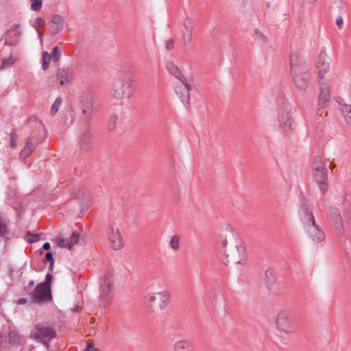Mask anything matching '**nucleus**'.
Masks as SVG:
<instances>
[{
  "label": "nucleus",
  "instance_id": "58836bf2",
  "mask_svg": "<svg viewBox=\"0 0 351 351\" xmlns=\"http://www.w3.org/2000/svg\"><path fill=\"white\" fill-rule=\"evenodd\" d=\"M254 34L256 35V36L258 38L261 40L263 43H267V38L258 29H254Z\"/></svg>",
  "mask_w": 351,
  "mask_h": 351
},
{
  "label": "nucleus",
  "instance_id": "cd10ccee",
  "mask_svg": "<svg viewBox=\"0 0 351 351\" xmlns=\"http://www.w3.org/2000/svg\"><path fill=\"white\" fill-rule=\"evenodd\" d=\"M174 351H191V344L186 340L178 341L173 344Z\"/></svg>",
  "mask_w": 351,
  "mask_h": 351
},
{
  "label": "nucleus",
  "instance_id": "9b49d317",
  "mask_svg": "<svg viewBox=\"0 0 351 351\" xmlns=\"http://www.w3.org/2000/svg\"><path fill=\"white\" fill-rule=\"evenodd\" d=\"M80 241V233L77 231H73L69 238H64L58 236L56 238V243L60 247L71 249L73 246L77 245Z\"/></svg>",
  "mask_w": 351,
  "mask_h": 351
},
{
  "label": "nucleus",
  "instance_id": "79ce46f5",
  "mask_svg": "<svg viewBox=\"0 0 351 351\" xmlns=\"http://www.w3.org/2000/svg\"><path fill=\"white\" fill-rule=\"evenodd\" d=\"M184 86L185 87V89H184V90H188L189 93H190V90H192V86L191 84H189L187 82H186V80L185 78V77H184V80H180Z\"/></svg>",
  "mask_w": 351,
  "mask_h": 351
},
{
  "label": "nucleus",
  "instance_id": "7c9ffc66",
  "mask_svg": "<svg viewBox=\"0 0 351 351\" xmlns=\"http://www.w3.org/2000/svg\"><path fill=\"white\" fill-rule=\"evenodd\" d=\"M341 111L347 123L351 125V106L348 104H342Z\"/></svg>",
  "mask_w": 351,
  "mask_h": 351
},
{
  "label": "nucleus",
  "instance_id": "1a4fd4ad",
  "mask_svg": "<svg viewBox=\"0 0 351 351\" xmlns=\"http://www.w3.org/2000/svg\"><path fill=\"white\" fill-rule=\"evenodd\" d=\"M114 281L111 276H107L100 285V296L104 302H109L112 295Z\"/></svg>",
  "mask_w": 351,
  "mask_h": 351
},
{
  "label": "nucleus",
  "instance_id": "4468645a",
  "mask_svg": "<svg viewBox=\"0 0 351 351\" xmlns=\"http://www.w3.org/2000/svg\"><path fill=\"white\" fill-rule=\"evenodd\" d=\"M21 36L19 25H14L8 30L5 37V45L8 46H15Z\"/></svg>",
  "mask_w": 351,
  "mask_h": 351
},
{
  "label": "nucleus",
  "instance_id": "b1692460",
  "mask_svg": "<svg viewBox=\"0 0 351 351\" xmlns=\"http://www.w3.org/2000/svg\"><path fill=\"white\" fill-rule=\"evenodd\" d=\"M166 69L168 72L179 80H184V75L180 69L173 62H168L166 64Z\"/></svg>",
  "mask_w": 351,
  "mask_h": 351
},
{
  "label": "nucleus",
  "instance_id": "13d9d810",
  "mask_svg": "<svg viewBox=\"0 0 351 351\" xmlns=\"http://www.w3.org/2000/svg\"><path fill=\"white\" fill-rule=\"evenodd\" d=\"M11 143V146L13 147V148H15L16 147V143L15 141L14 142H10Z\"/></svg>",
  "mask_w": 351,
  "mask_h": 351
},
{
  "label": "nucleus",
  "instance_id": "39448f33",
  "mask_svg": "<svg viewBox=\"0 0 351 351\" xmlns=\"http://www.w3.org/2000/svg\"><path fill=\"white\" fill-rule=\"evenodd\" d=\"M169 298L170 295L166 291L151 293L146 298V304L152 312L160 311L166 308Z\"/></svg>",
  "mask_w": 351,
  "mask_h": 351
},
{
  "label": "nucleus",
  "instance_id": "bb28decb",
  "mask_svg": "<svg viewBox=\"0 0 351 351\" xmlns=\"http://www.w3.org/2000/svg\"><path fill=\"white\" fill-rule=\"evenodd\" d=\"M79 147L81 151H88L90 148V136L89 133L84 132L80 137Z\"/></svg>",
  "mask_w": 351,
  "mask_h": 351
},
{
  "label": "nucleus",
  "instance_id": "423d86ee",
  "mask_svg": "<svg viewBox=\"0 0 351 351\" xmlns=\"http://www.w3.org/2000/svg\"><path fill=\"white\" fill-rule=\"evenodd\" d=\"M95 93L91 90L84 92L80 98L82 110L81 119L84 123L89 121L95 110Z\"/></svg>",
  "mask_w": 351,
  "mask_h": 351
},
{
  "label": "nucleus",
  "instance_id": "3c124183",
  "mask_svg": "<svg viewBox=\"0 0 351 351\" xmlns=\"http://www.w3.org/2000/svg\"><path fill=\"white\" fill-rule=\"evenodd\" d=\"M50 243L48 242L45 243L43 246V249L45 250H49L50 249Z\"/></svg>",
  "mask_w": 351,
  "mask_h": 351
},
{
  "label": "nucleus",
  "instance_id": "09e8293b",
  "mask_svg": "<svg viewBox=\"0 0 351 351\" xmlns=\"http://www.w3.org/2000/svg\"><path fill=\"white\" fill-rule=\"evenodd\" d=\"M10 142H14L16 140V135L15 134L14 132H11L10 134Z\"/></svg>",
  "mask_w": 351,
  "mask_h": 351
},
{
  "label": "nucleus",
  "instance_id": "603ef678",
  "mask_svg": "<svg viewBox=\"0 0 351 351\" xmlns=\"http://www.w3.org/2000/svg\"><path fill=\"white\" fill-rule=\"evenodd\" d=\"M27 302V300L25 298H21L18 300V304H24Z\"/></svg>",
  "mask_w": 351,
  "mask_h": 351
},
{
  "label": "nucleus",
  "instance_id": "f704fd0d",
  "mask_svg": "<svg viewBox=\"0 0 351 351\" xmlns=\"http://www.w3.org/2000/svg\"><path fill=\"white\" fill-rule=\"evenodd\" d=\"M62 103V99L57 97L51 108V114L54 115L59 110Z\"/></svg>",
  "mask_w": 351,
  "mask_h": 351
},
{
  "label": "nucleus",
  "instance_id": "6e6d98bb",
  "mask_svg": "<svg viewBox=\"0 0 351 351\" xmlns=\"http://www.w3.org/2000/svg\"><path fill=\"white\" fill-rule=\"evenodd\" d=\"M34 280H30L29 282V285H29V287L34 286Z\"/></svg>",
  "mask_w": 351,
  "mask_h": 351
},
{
  "label": "nucleus",
  "instance_id": "ea45409f",
  "mask_svg": "<svg viewBox=\"0 0 351 351\" xmlns=\"http://www.w3.org/2000/svg\"><path fill=\"white\" fill-rule=\"evenodd\" d=\"M14 63V60L12 58L5 59L3 61L1 69H5L10 66Z\"/></svg>",
  "mask_w": 351,
  "mask_h": 351
},
{
  "label": "nucleus",
  "instance_id": "c756f323",
  "mask_svg": "<svg viewBox=\"0 0 351 351\" xmlns=\"http://www.w3.org/2000/svg\"><path fill=\"white\" fill-rule=\"evenodd\" d=\"M312 168L313 172L327 169L322 158L319 156H317L314 159Z\"/></svg>",
  "mask_w": 351,
  "mask_h": 351
},
{
  "label": "nucleus",
  "instance_id": "5fc2aeb1",
  "mask_svg": "<svg viewBox=\"0 0 351 351\" xmlns=\"http://www.w3.org/2000/svg\"><path fill=\"white\" fill-rule=\"evenodd\" d=\"M53 265H54V261L50 262L49 267V269L50 271L53 270Z\"/></svg>",
  "mask_w": 351,
  "mask_h": 351
},
{
  "label": "nucleus",
  "instance_id": "a211bd4d",
  "mask_svg": "<svg viewBox=\"0 0 351 351\" xmlns=\"http://www.w3.org/2000/svg\"><path fill=\"white\" fill-rule=\"evenodd\" d=\"M320 89L318 104L322 108H326L330 102V88L326 83L322 82L320 84Z\"/></svg>",
  "mask_w": 351,
  "mask_h": 351
},
{
  "label": "nucleus",
  "instance_id": "e433bc0d",
  "mask_svg": "<svg viewBox=\"0 0 351 351\" xmlns=\"http://www.w3.org/2000/svg\"><path fill=\"white\" fill-rule=\"evenodd\" d=\"M118 117L117 115H112L108 121V130L110 132H112L116 128V125L117 123Z\"/></svg>",
  "mask_w": 351,
  "mask_h": 351
},
{
  "label": "nucleus",
  "instance_id": "412c9836",
  "mask_svg": "<svg viewBox=\"0 0 351 351\" xmlns=\"http://www.w3.org/2000/svg\"><path fill=\"white\" fill-rule=\"evenodd\" d=\"M56 78L61 85H64L71 82L73 79V71L69 68L58 69Z\"/></svg>",
  "mask_w": 351,
  "mask_h": 351
},
{
  "label": "nucleus",
  "instance_id": "6ab92c4d",
  "mask_svg": "<svg viewBox=\"0 0 351 351\" xmlns=\"http://www.w3.org/2000/svg\"><path fill=\"white\" fill-rule=\"evenodd\" d=\"M279 126L284 131L292 129L293 120L287 110H282L278 115Z\"/></svg>",
  "mask_w": 351,
  "mask_h": 351
},
{
  "label": "nucleus",
  "instance_id": "6e6552de",
  "mask_svg": "<svg viewBox=\"0 0 351 351\" xmlns=\"http://www.w3.org/2000/svg\"><path fill=\"white\" fill-rule=\"evenodd\" d=\"M34 300L38 303L43 301H49L52 296L49 287L45 286L44 284H38L34 290Z\"/></svg>",
  "mask_w": 351,
  "mask_h": 351
},
{
  "label": "nucleus",
  "instance_id": "72a5a7b5",
  "mask_svg": "<svg viewBox=\"0 0 351 351\" xmlns=\"http://www.w3.org/2000/svg\"><path fill=\"white\" fill-rule=\"evenodd\" d=\"M9 342L12 344H16L21 340V337L19 333L14 330H12L8 335Z\"/></svg>",
  "mask_w": 351,
  "mask_h": 351
},
{
  "label": "nucleus",
  "instance_id": "49530a36",
  "mask_svg": "<svg viewBox=\"0 0 351 351\" xmlns=\"http://www.w3.org/2000/svg\"><path fill=\"white\" fill-rule=\"evenodd\" d=\"M336 24L339 27L341 28L343 24V21L341 16H338L336 20Z\"/></svg>",
  "mask_w": 351,
  "mask_h": 351
},
{
  "label": "nucleus",
  "instance_id": "a19ab883",
  "mask_svg": "<svg viewBox=\"0 0 351 351\" xmlns=\"http://www.w3.org/2000/svg\"><path fill=\"white\" fill-rule=\"evenodd\" d=\"M53 276L52 274L48 273L46 276V278L44 282H42L41 284H44L45 286H47V287L50 288L51 282L52 281Z\"/></svg>",
  "mask_w": 351,
  "mask_h": 351
},
{
  "label": "nucleus",
  "instance_id": "a18cd8bd",
  "mask_svg": "<svg viewBox=\"0 0 351 351\" xmlns=\"http://www.w3.org/2000/svg\"><path fill=\"white\" fill-rule=\"evenodd\" d=\"M174 44V41L172 39L168 40L166 43L165 47L167 49H171L173 48Z\"/></svg>",
  "mask_w": 351,
  "mask_h": 351
},
{
  "label": "nucleus",
  "instance_id": "4d7b16f0",
  "mask_svg": "<svg viewBox=\"0 0 351 351\" xmlns=\"http://www.w3.org/2000/svg\"><path fill=\"white\" fill-rule=\"evenodd\" d=\"M72 311L73 312H78L80 311V308L79 307H75L74 308H72Z\"/></svg>",
  "mask_w": 351,
  "mask_h": 351
},
{
  "label": "nucleus",
  "instance_id": "052dcab7",
  "mask_svg": "<svg viewBox=\"0 0 351 351\" xmlns=\"http://www.w3.org/2000/svg\"><path fill=\"white\" fill-rule=\"evenodd\" d=\"M333 167H334V165H332L331 164V165H330V169H333Z\"/></svg>",
  "mask_w": 351,
  "mask_h": 351
},
{
  "label": "nucleus",
  "instance_id": "864d4df0",
  "mask_svg": "<svg viewBox=\"0 0 351 351\" xmlns=\"http://www.w3.org/2000/svg\"><path fill=\"white\" fill-rule=\"evenodd\" d=\"M37 33H38V36L40 40V41L42 42L43 41V34L41 32H40L38 29H37Z\"/></svg>",
  "mask_w": 351,
  "mask_h": 351
},
{
  "label": "nucleus",
  "instance_id": "7ed1b4c3",
  "mask_svg": "<svg viewBox=\"0 0 351 351\" xmlns=\"http://www.w3.org/2000/svg\"><path fill=\"white\" fill-rule=\"evenodd\" d=\"M56 336V330L46 322L36 324L31 330L29 335L31 339L43 343L47 348H49V342Z\"/></svg>",
  "mask_w": 351,
  "mask_h": 351
},
{
  "label": "nucleus",
  "instance_id": "473e14b6",
  "mask_svg": "<svg viewBox=\"0 0 351 351\" xmlns=\"http://www.w3.org/2000/svg\"><path fill=\"white\" fill-rule=\"evenodd\" d=\"M180 239V237L178 234H173L171 237L169 246L173 250L177 251L179 249Z\"/></svg>",
  "mask_w": 351,
  "mask_h": 351
},
{
  "label": "nucleus",
  "instance_id": "f03ea898",
  "mask_svg": "<svg viewBox=\"0 0 351 351\" xmlns=\"http://www.w3.org/2000/svg\"><path fill=\"white\" fill-rule=\"evenodd\" d=\"M110 93L117 99L130 98L132 95V79L127 76L117 75L112 82Z\"/></svg>",
  "mask_w": 351,
  "mask_h": 351
},
{
  "label": "nucleus",
  "instance_id": "bf43d9fd",
  "mask_svg": "<svg viewBox=\"0 0 351 351\" xmlns=\"http://www.w3.org/2000/svg\"><path fill=\"white\" fill-rule=\"evenodd\" d=\"M315 1H316V0H308V1H309L310 3H313V2Z\"/></svg>",
  "mask_w": 351,
  "mask_h": 351
},
{
  "label": "nucleus",
  "instance_id": "8fccbe9b",
  "mask_svg": "<svg viewBox=\"0 0 351 351\" xmlns=\"http://www.w3.org/2000/svg\"><path fill=\"white\" fill-rule=\"evenodd\" d=\"M278 98L277 99V101L278 103L281 102L282 104H283L285 100V98L284 95H280L278 96Z\"/></svg>",
  "mask_w": 351,
  "mask_h": 351
},
{
  "label": "nucleus",
  "instance_id": "37998d69",
  "mask_svg": "<svg viewBox=\"0 0 351 351\" xmlns=\"http://www.w3.org/2000/svg\"><path fill=\"white\" fill-rule=\"evenodd\" d=\"M83 351H99V350L94 348L91 343L88 342L86 348Z\"/></svg>",
  "mask_w": 351,
  "mask_h": 351
},
{
  "label": "nucleus",
  "instance_id": "4c0bfd02",
  "mask_svg": "<svg viewBox=\"0 0 351 351\" xmlns=\"http://www.w3.org/2000/svg\"><path fill=\"white\" fill-rule=\"evenodd\" d=\"M31 9L34 11H39L41 9L43 1L42 0H30Z\"/></svg>",
  "mask_w": 351,
  "mask_h": 351
},
{
  "label": "nucleus",
  "instance_id": "a878e982",
  "mask_svg": "<svg viewBox=\"0 0 351 351\" xmlns=\"http://www.w3.org/2000/svg\"><path fill=\"white\" fill-rule=\"evenodd\" d=\"M175 90L178 96L180 97L182 103L186 108H189L190 104V93L189 91L182 90L179 87L176 88Z\"/></svg>",
  "mask_w": 351,
  "mask_h": 351
},
{
  "label": "nucleus",
  "instance_id": "2f4dec72",
  "mask_svg": "<svg viewBox=\"0 0 351 351\" xmlns=\"http://www.w3.org/2000/svg\"><path fill=\"white\" fill-rule=\"evenodd\" d=\"M264 281L267 285H273L274 282V273L272 269H267L265 270L264 274Z\"/></svg>",
  "mask_w": 351,
  "mask_h": 351
},
{
  "label": "nucleus",
  "instance_id": "393cba45",
  "mask_svg": "<svg viewBox=\"0 0 351 351\" xmlns=\"http://www.w3.org/2000/svg\"><path fill=\"white\" fill-rule=\"evenodd\" d=\"M9 221L0 214V237L8 238L10 232L8 228Z\"/></svg>",
  "mask_w": 351,
  "mask_h": 351
},
{
  "label": "nucleus",
  "instance_id": "20e7f679",
  "mask_svg": "<svg viewBox=\"0 0 351 351\" xmlns=\"http://www.w3.org/2000/svg\"><path fill=\"white\" fill-rule=\"evenodd\" d=\"M299 57L296 53L290 55V67L293 82L300 90H305L308 87V75L303 71L299 65Z\"/></svg>",
  "mask_w": 351,
  "mask_h": 351
},
{
  "label": "nucleus",
  "instance_id": "f257e3e1",
  "mask_svg": "<svg viewBox=\"0 0 351 351\" xmlns=\"http://www.w3.org/2000/svg\"><path fill=\"white\" fill-rule=\"evenodd\" d=\"M222 243L225 248L224 254L227 263H243L245 247L243 246L241 241L235 234L230 231Z\"/></svg>",
  "mask_w": 351,
  "mask_h": 351
},
{
  "label": "nucleus",
  "instance_id": "ddd939ff",
  "mask_svg": "<svg viewBox=\"0 0 351 351\" xmlns=\"http://www.w3.org/2000/svg\"><path fill=\"white\" fill-rule=\"evenodd\" d=\"M64 25V17L60 14H54L49 22V31L52 36L56 35L63 30Z\"/></svg>",
  "mask_w": 351,
  "mask_h": 351
},
{
  "label": "nucleus",
  "instance_id": "c9c22d12",
  "mask_svg": "<svg viewBox=\"0 0 351 351\" xmlns=\"http://www.w3.org/2000/svg\"><path fill=\"white\" fill-rule=\"evenodd\" d=\"M40 235L41 234H34V233L28 232L25 236V240L28 243H32L34 242L38 241L40 239Z\"/></svg>",
  "mask_w": 351,
  "mask_h": 351
},
{
  "label": "nucleus",
  "instance_id": "9d476101",
  "mask_svg": "<svg viewBox=\"0 0 351 351\" xmlns=\"http://www.w3.org/2000/svg\"><path fill=\"white\" fill-rule=\"evenodd\" d=\"M276 328L278 331L290 334L293 332V326L287 318L285 313H280L276 319Z\"/></svg>",
  "mask_w": 351,
  "mask_h": 351
},
{
  "label": "nucleus",
  "instance_id": "5701e85b",
  "mask_svg": "<svg viewBox=\"0 0 351 351\" xmlns=\"http://www.w3.org/2000/svg\"><path fill=\"white\" fill-rule=\"evenodd\" d=\"M331 219L334 223L335 229L337 230L339 235L344 232V227L343 219L341 217L340 213L338 210H335L331 214Z\"/></svg>",
  "mask_w": 351,
  "mask_h": 351
},
{
  "label": "nucleus",
  "instance_id": "aec40b11",
  "mask_svg": "<svg viewBox=\"0 0 351 351\" xmlns=\"http://www.w3.org/2000/svg\"><path fill=\"white\" fill-rule=\"evenodd\" d=\"M183 26L184 28V32L183 33V41L184 45H186L191 42L192 33L194 27L193 21L189 17H186L183 21Z\"/></svg>",
  "mask_w": 351,
  "mask_h": 351
},
{
  "label": "nucleus",
  "instance_id": "c03bdc74",
  "mask_svg": "<svg viewBox=\"0 0 351 351\" xmlns=\"http://www.w3.org/2000/svg\"><path fill=\"white\" fill-rule=\"evenodd\" d=\"M43 22V19H41L40 17L36 19L35 22H34V27L36 28V29H38V27L42 25Z\"/></svg>",
  "mask_w": 351,
  "mask_h": 351
},
{
  "label": "nucleus",
  "instance_id": "f3484780",
  "mask_svg": "<svg viewBox=\"0 0 351 351\" xmlns=\"http://www.w3.org/2000/svg\"><path fill=\"white\" fill-rule=\"evenodd\" d=\"M314 178L319 185V190L322 194H324L328 190V176L327 169L313 172Z\"/></svg>",
  "mask_w": 351,
  "mask_h": 351
},
{
  "label": "nucleus",
  "instance_id": "4be33fe9",
  "mask_svg": "<svg viewBox=\"0 0 351 351\" xmlns=\"http://www.w3.org/2000/svg\"><path fill=\"white\" fill-rule=\"evenodd\" d=\"M330 61H331V59L328 56L326 52L325 51H322L320 52V54H319L318 60H317L318 63L321 64L323 67V70H320L318 73L319 77L321 79L323 78L324 73L329 68Z\"/></svg>",
  "mask_w": 351,
  "mask_h": 351
},
{
  "label": "nucleus",
  "instance_id": "de8ad7c7",
  "mask_svg": "<svg viewBox=\"0 0 351 351\" xmlns=\"http://www.w3.org/2000/svg\"><path fill=\"white\" fill-rule=\"evenodd\" d=\"M45 258L47 261L52 262L54 261L53 258V255L51 252H47L45 254Z\"/></svg>",
  "mask_w": 351,
  "mask_h": 351
},
{
  "label": "nucleus",
  "instance_id": "2eb2a0df",
  "mask_svg": "<svg viewBox=\"0 0 351 351\" xmlns=\"http://www.w3.org/2000/svg\"><path fill=\"white\" fill-rule=\"evenodd\" d=\"M60 56L61 50L58 46L54 47L51 53H49L47 51H45L43 56L42 69L43 70H46L49 66L51 60L53 62H58L59 61Z\"/></svg>",
  "mask_w": 351,
  "mask_h": 351
},
{
  "label": "nucleus",
  "instance_id": "f8f14e48",
  "mask_svg": "<svg viewBox=\"0 0 351 351\" xmlns=\"http://www.w3.org/2000/svg\"><path fill=\"white\" fill-rule=\"evenodd\" d=\"M309 237L314 243H319L324 240L325 234L319 228L315 222L304 227Z\"/></svg>",
  "mask_w": 351,
  "mask_h": 351
},
{
  "label": "nucleus",
  "instance_id": "c85d7f7f",
  "mask_svg": "<svg viewBox=\"0 0 351 351\" xmlns=\"http://www.w3.org/2000/svg\"><path fill=\"white\" fill-rule=\"evenodd\" d=\"M36 144L32 141V140H29L27 142V144L24 149L22 150L21 153V157L23 158H26L29 156V154L35 149Z\"/></svg>",
  "mask_w": 351,
  "mask_h": 351
},
{
  "label": "nucleus",
  "instance_id": "dca6fc26",
  "mask_svg": "<svg viewBox=\"0 0 351 351\" xmlns=\"http://www.w3.org/2000/svg\"><path fill=\"white\" fill-rule=\"evenodd\" d=\"M108 234L112 248L115 250L121 249L123 243L119 229L110 227L108 230Z\"/></svg>",
  "mask_w": 351,
  "mask_h": 351
},
{
  "label": "nucleus",
  "instance_id": "0eeeda50",
  "mask_svg": "<svg viewBox=\"0 0 351 351\" xmlns=\"http://www.w3.org/2000/svg\"><path fill=\"white\" fill-rule=\"evenodd\" d=\"M298 215L304 227L306 226L308 224L310 225L315 222L312 208L308 202L304 198L300 199Z\"/></svg>",
  "mask_w": 351,
  "mask_h": 351
}]
</instances>
